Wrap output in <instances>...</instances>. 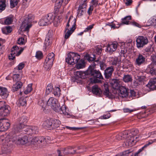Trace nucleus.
Here are the masks:
<instances>
[{
	"label": "nucleus",
	"instance_id": "obj_48",
	"mask_svg": "<svg viewBox=\"0 0 156 156\" xmlns=\"http://www.w3.org/2000/svg\"><path fill=\"white\" fill-rule=\"evenodd\" d=\"M54 54L53 53H51L48 54L47 58L45 60H48L53 62L54 59Z\"/></svg>",
	"mask_w": 156,
	"mask_h": 156
},
{
	"label": "nucleus",
	"instance_id": "obj_52",
	"mask_svg": "<svg viewBox=\"0 0 156 156\" xmlns=\"http://www.w3.org/2000/svg\"><path fill=\"white\" fill-rule=\"evenodd\" d=\"M18 2L17 0H11L10 2L11 8H12L14 7L17 5Z\"/></svg>",
	"mask_w": 156,
	"mask_h": 156
},
{
	"label": "nucleus",
	"instance_id": "obj_25",
	"mask_svg": "<svg viewBox=\"0 0 156 156\" xmlns=\"http://www.w3.org/2000/svg\"><path fill=\"white\" fill-rule=\"evenodd\" d=\"M9 93L7 89L5 87H0V96L4 99L7 98Z\"/></svg>",
	"mask_w": 156,
	"mask_h": 156
},
{
	"label": "nucleus",
	"instance_id": "obj_8",
	"mask_svg": "<svg viewBox=\"0 0 156 156\" xmlns=\"http://www.w3.org/2000/svg\"><path fill=\"white\" fill-rule=\"evenodd\" d=\"M47 21L50 24L53 23L55 26H56L57 24L60 23V21L55 16V14L53 13H50L48 14L45 16Z\"/></svg>",
	"mask_w": 156,
	"mask_h": 156
},
{
	"label": "nucleus",
	"instance_id": "obj_6",
	"mask_svg": "<svg viewBox=\"0 0 156 156\" xmlns=\"http://www.w3.org/2000/svg\"><path fill=\"white\" fill-rule=\"evenodd\" d=\"M10 107L6 105L5 102L0 101V115L6 116L10 113Z\"/></svg>",
	"mask_w": 156,
	"mask_h": 156
},
{
	"label": "nucleus",
	"instance_id": "obj_19",
	"mask_svg": "<svg viewBox=\"0 0 156 156\" xmlns=\"http://www.w3.org/2000/svg\"><path fill=\"white\" fill-rule=\"evenodd\" d=\"M137 139V137L131 136L130 138L129 137L127 139L126 142V145L128 147H131L134 145L135 143L137 142V140H135L134 138Z\"/></svg>",
	"mask_w": 156,
	"mask_h": 156
},
{
	"label": "nucleus",
	"instance_id": "obj_42",
	"mask_svg": "<svg viewBox=\"0 0 156 156\" xmlns=\"http://www.w3.org/2000/svg\"><path fill=\"white\" fill-rule=\"evenodd\" d=\"M16 73H14V71L13 72V81H16V82H19V81L20 80L21 78V75L20 74H16Z\"/></svg>",
	"mask_w": 156,
	"mask_h": 156
},
{
	"label": "nucleus",
	"instance_id": "obj_34",
	"mask_svg": "<svg viewBox=\"0 0 156 156\" xmlns=\"http://www.w3.org/2000/svg\"><path fill=\"white\" fill-rule=\"evenodd\" d=\"M76 65V67L77 69H82L85 67V64L83 60L81 59L79 62L78 61Z\"/></svg>",
	"mask_w": 156,
	"mask_h": 156
},
{
	"label": "nucleus",
	"instance_id": "obj_56",
	"mask_svg": "<svg viewBox=\"0 0 156 156\" xmlns=\"http://www.w3.org/2000/svg\"><path fill=\"white\" fill-rule=\"evenodd\" d=\"M138 133V130L137 129H133L130 132V134H131V135H133V136H135Z\"/></svg>",
	"mask_w": 156,
	"mask_h": 156
},
{
	"label": "nucleus",
	"instance_id": "obj_40",
	"mask_svg": "<svg viewBox=\"0 0 156 156\" xmlns=\"http://www.w3.org/2000/svg\"><path fill=\"white\" fill-rule=\"evenodd\" d=\"M123 80L125 82H131L132 80V77L130 75H125L123 77Z\"/></svg>",
	"mask_w": 156,
	"mask_h": 156
},
{
	"label": "nucleus",
	"instance_id": "obj_28",
	"mask_svg": "<svg viewBox=\"0 0 156 156\" xmlns=\"http://www.w3.org/2000/svg\"><path fill=\"white\" fill-rule=\"evenodd\" d=\"M119 81L117 79H112L110 81V84L114 89H116L118 87Z\"/></svg>",
	"mask_w": 156,
	"mask_h": 156
},
{
	"label": "nucleus",
	"instance_id": "obj_63",
	"mask_svg": "<svg viewBox=\"0 0 156 156\" xmlns=\"http://www.w3.org/2000/svg\"><path fill=\"white\" fill-rule=\"evenodd\" d=\"M100 62V61L98 59L95 60L92 63L91 66L94 68L96 66L99 65Z\"/></svg>",
	"mask_w": 156,
	"mask_h": 156
},
{
	"label": "nucleus",
	"instance_id": "obj_18",
	"mask_svg": "<svg viewBox=\"0 0 156 156\" xmlns=\"http://www.w3.org/2000/svg\"><path fill=\"white\" fill-rule=\"evenodd\" d=\"M19 49L18 47L16 45L12 47L11 50V53L9 56V59L12 60L15 58V56H17L16 54L18 52Z\"/></svg>",
	"mask_w": 156,
	"mask_h": 156
},
{
	"label": "nucleus",
	"instance_id": "obj_50",
	"mask_svg": "<svg viewBox=\"0 0 156 156\" xmlns=\"http://www.w3.org/2000/svg\"><path fill=\"white\" fill-rule=\"evenodd\" d=\"M24 66V64L23 63H20L18 65L17 67L14 69V73H17L19 70H21L23 69Z\"/></svg>",
	"mask_w": 156,
	"mask_h": 156
},
{
	"label": "nucleus",
	"instance_id": "obj_27",
	"mask_svg": "<svg viewBox=\"0 0 156 156\" xmlns=\"http://www.w3.org/2000/svg\"><path fill=\"white\" fill-rule=\"evenodd\" d=\"M51 38L47 35L45 39L44 43V47L45 48V49L48 48L49 46L51 44Z\"/></svg>",
	"mask_w": 156,
	"mask_h": 156
},
{
	"label": "nucleus",
	"instance_id": "obj_11",
	"mask_svg": "<svg viewBox=\"0 0 156 156\" xmlns=\"http://www.w3.org/2000/svg\"><path fill=\"white\" fill-rule=\"evenodd\" d=\"M24 131L25 133L27 134H36L38 132L39 129L37 126H26Z\"/></svg>",
	"mask_w": 156,
	"mask_h": 156
},
{
	"label": "nucleus",
	"instance_id": "obj_45",
	"mask_svg": "<svg viewBox=\"0 0 156 156\" xmlns=\"http://www.w3.org/2000/svg\"><path fill=\"white\" fill-rule=\"evenodd\" d=\"M53 86L51 84H49L46 87L45 93L46 94L48 95L51 92L53 89Z\"/></svg>",
	"mask_w": 156,
	"mask_h": 156
},
{
	"label": "nucleus",
	"instance_id": "obj_16",
	"mask_svg": "<svg viewBox=\"0 0 156 156\" xmlns=\"http://www.w3.org/2000/svg\"><path fill=\"white\" fill-rule=\"evenodd\" d=\"M16 138V144H22L24 145L29 142V140L28 137L27 136L19 137H15Z\"/></svg>",
	"mask_w": 156,
	"mask_h": 156
},
{
	"label": "nucleus",
	"instance_id": "obj_41",
	"mask_svg": "<svg viewBox=\"0 0 156 156\" xmlns=\"http://www.w3.org/2000/svg\"><path fill=\"white\" fill-rule=\"evenodd\" d=\"M45 17L41 19L39 22V24L40 26H45L49 24V23L47 21Z\"/></svg>",
	"mask_w": 156,
	"mask_h": 156
},
{
	"label": "nucleus",
	"instance_id": "obj_38",
	"mask_svg": "<svg viewBox=\"0 0 156 156\" xmlns=\"http://www.w3.org/2000/svg\"><path fill=\"white\" fill-rule=\"evenodd\" d=\"M135 78L140 83L143 81L145 78L144 76H141V74H138V72L136 73L135 76Z\"/></svg>",
	"mask_w": 156,
	"mask_h": 156
},
{
	"label": "nucleus",
	"instance_id": "obj_32",
	"mask_svg": "<svg viewBox=\"0 0 156 156\" xmlns=\"http://www.w3.org/2000/svg\"><path fill=\"white\" fill-rule=\"evenodd\" d=\"M69 0H57L56 3V5L58 4V8H60L61 5H65L68 3Z\"/></svg>",
	"mask_w": 156,
	"mask_h": 156
},
{
	"label": "nucleus",
	"instance_id": "obj_24",
	"mask_svg": "<svg viewBox=\"0 0 156 156\" xmlns=\"http://www.w3.org/2000/svg\"><path fill=\"white\" fill-rule=\"evenodd\" d=\"M52 119H48L45 120L42 124V126L44 128L51 130L52 129Z\"/></svg>",
	"mask_w": 156,
	"mask_h": 156
},
{
	"label": "nucleus",
	"instance_id": "obj_64",
	"mask_svg": "<svg viewBox=\"0 0 156 156\" xmlns=\"http://www.w3.org/2000/svg\"><path fill=\"white\" fill-rule=\"evenodd\" d=\"M151 25L154 24V23H156V16H153L151 21Z\"/></svg>",
	"mask_w": 156,
	"mask_h": 156
},
{
	"label": "nucleus",
	"instance_id": "obj_43",
	"mask_svg": "<svg viewBox=\"0 0 156 156\" xmlns=\"http://www.w3.org/2000/svg\"><path fill=\"white\" fill-rule=\"evenodd\" d=\"M6 6L5 0H0V12L5 10Z\"/></svg>",
	"mask_w": 156,
	"mask_h": 156
},
{
	"label": "nucleus",
	"instance_id": "obj_15",
	"mask_svg": "<svg viewBox=\"0 0 156 156\" xmlns=\"http://www.w3.org/2000/svg\"><path fill=\"white\" fill-rule=\"evenodd\" d=\"M118 44L116 42L109 43L107 48V51L110 54L112 53L117 48Z\"/></svg>",
	"mask_w": 156,
	"mask_h": 156
},
{
	"label": "nucleus",
	"instance_id": "obj_60",
	"mask_svg": "<svg viewBox=\"0 0 156 156\" xmlns=\"http://www.w3.org/2000/svg\"><path fill=\"white\" fill-rule=\"evenodd\" d=\"M42 57V53L41 51H37L36 53V57L38 59H41Z\"/></svg>",
	"mask_w": 156,
	"mask_h": 156
},
{
	"label": "nucleus",
	"instance_id": "obj_4",
	"mask_svg": "<svg viewBox=\"0 0 156 156\" xmlns=\"http://www.w3.org/2000/svg\"><path fill=\"white\" fill-rule=\"evenodd\" d=\"M33 16L30 14L26 17L24 21L22 22L20 27L21 31H28L29 28L31 27V22Z\"/></svg>",
	"mask_w": 156,
	"mask_h": 156
},
{
	"label": "nucleus",
	"instance_id": "obj_39",
	"mask_svg": "<svg viewBox=\"0 0 156 156\" xmlns=\"http://www.w3.org/2000/svg\"><path fill=\"white\" fill-rule=\"evenodd\" d=\"M131 19V16H127L122 19V23L120 24V25L122 24H128L129 20Z\"/></svg>",
	"mask_w": 156,
	"mask_h": 156
},
{
	"label": "nucleus",
	"instance_id": "obj_13",
	"mask_svg": "<svg viewBox=\"0 0 156 156\" xmlns=\"http://www.w3.org/2000/svg\"><path fill=\"white\" fill-rule=\"evenodd\" d=\"M76 22V19L74 17H73L72 16H70L66 27L65 31V32L67 30H68V28L70 25H71L72 26L71 28L75 29Z\"/></svg>",
	"mask_w": 156,
	"mask_h": 156
},
{
	"label": "nucleus",
	"instance_id": "obj_54",
	"mask_svg": "<svg viewBox=\"0 0 156 156\" xmlns=\"http://www.w3.org/2000/svg\"><path fill=\"white\" fill-rule=\"evenodd\" d=\"M13 21V19L11 17L6 18L4 21L5 24L9 25L12 23Z\"/></svg>",
	"mask_w": 156,
	"mask_h": 156
},
{
	"label": "nucleus",
	"instance_id": "obj_10",
	"mask_svg": "<svg viewBox=\"0 0 156 156\" xmlns=\"http://www.w3.org/2000/svg\"><path fill=\"white\" fill-rule=\"evenodd\" d=\"M74 147L72 146H69L65 148H62L61 150H58L57 152L58 156H64L62 154H61V151L62 152L64 155L71 154H75L76 153V151L73 150V152L70 151V150L73 149Z\"/></svg>",
	"mask_w": 156,
	"mask_h": 156
},
{
	"label": "nucleus",
	"instance_id": "obj_12",
	"mask_svg": "<svg viewBox=\"0 0 156 156\" xmlns=\"http://www.w3.org/2000/svg\"><path fill=\"white\" fill-rule=\"evenodd\" d=\"M10 124L9 121L6 119H0V129L1 131H5L9 127Z\"/></svg>",
	"mask_w": 156,
	"mask_h": 156
},
{
	"label": "nucleus",
	"instance_id": "obj_17",
	"mask_svg": "<svg viewBox=\"0 0 156 156\" xmlns=\"http://www.w3.org/2000/svg\"><path fill=\"white\" fill-rule=\"evenodd\" d=\"M26 126L23 125H21L18 123L17 125H14L12 129V132L15 133H20L26 129Z\"/></svg>",
	"mask_w": 156,
	"mask_h": 156
},
{
	"label": "nucleus",
	"instance_id": "obj_36",
	"mask_svg": "<svg viewBox=\"0 0 156 156\" xmlns=\"http://www.w3.org/2000/svg\"><path fill=\"white\" fill-rule=\"evenodd\" d=\"M23 83L21 82H17L16 83L13 85L12 90L14 91L17 90L19 89L22 86Z\"/></svg>",
	"mask_w": 156,
	"mask_h": 156
},
{
	"label": "nucleus",
	"instance_id": "obj_35",
	"mask_svg": "<svg viewBox=\"0 0 156 156\" xmlns=\"http://www.w3.org/2000/svg\"><path fill=\"white\" fill-rule=\"evenodd\" d=\"M147 70H149L150 73L151 75H156V69H154L153 65L152 63H151L148 66Z\"/></svg>",
	"mask_w": 156,
	"mask_h": 156
},
{
	"label": "nucleus",
	"instance_id": "obj_5",
	"mask_svg": "<svg viewBox=\"0 0 156 156\" xmlns=\"http://www.w3.org/2000/svg\"><path fill=\"white\" fill-rule=\"evenodd\" d=\"M48 139L43 136L34 137L31 140V143L37 145L39 147L44 146L48 142Z\"/></svg>",
	"mask_w": 156,
	"mask_h": 156
},
{
	"label": "nucleus",
	"instance_id": "obj_14",
	"mask_svg": "<svg viewBox=\"0 0 156 156\" xmlns=\"http://www.w3.org/2000/svg\"><path fill=\"white\" fill-rule=\"evenodd\" d=\"M55 112H58L60 114H62L66 115H70V112L67 108H66L65 105H62L60 107V105L58 107Z\"/></svg>",
	"mask_w": 156,
	"mask_h": 156
},
{
	"label": "nucleus",
	"instance_id": "obj_29",
	"mask_svg": "<svg viewBox=\"0 0 156 156\" xmlns=\"http://www.w3.org/2000/svg\"><path fill=\"white\" fill-rule=\"evenodd\" d=\"M92 92L94 94L100 95L102 91L97 85L94 86L92 87Z\"/></svg>",
	"mask_w": 156,
	"mask_h": 156
},
{
	"label": "nucleus",
	"instance_id": "obj_26",
	"mask_svg": "<svg viewBox=\"0 0 156 156\" xmlns=\"http://www.w3.org/2000/svg\"><path fill=\"white\" fill-rule=\"evenodd\" d=\"M28 120V117L25 115H23L19 118L17 120L18 123L21 125H23L24 126H27L25 124L27 122Z\"/></svg>",
	"mask_w": 156,
	"mask_h": 156
},
{
	"label": "nucleus",
	"instance_id": "obj_49",
	"mask_svg": "<svg viewBox=\"0 0 156 156\" xmlns=\"http://www.w3.org/2000/svg\"><path fill=\"white\" fill-rule=\"evenodd\" d=\"M87 0H78L80 4V7L82 8H86L87 5L86 2Z\"/></svg>",
	"mask_w": 156,
	"mask_h": 156
},
{
	"label": "nucleus",
	"instance_id": "obj_22",
	"mask_svg": "<svg viewBox=\"0 0 156 156\" xmlns=\"http://www.w3.org/2000/svg\"><path fill=\"white\" fill-rule=\"evenodd\" d=\"M120 92L119 95L120 97L122 98L126 97L128 96V89L123 86H121L120 88Z\"/></svg>",
	"mask_w": 156,
	"mask_h": 156
},
{
	"label": "nucleus",
	"instance_id": "obj_7",
	"mask_svg": "<svg viewBox=\"0 0 156 156\" xmlns=\"http://www.w3.org/2000/svg\"><path fill=\"white\" fill-rule=\"evenodd\" d=\"M136 45L138 48H142L148 42L147 37L146 36H140L136 39Z\"/></svg>",
	"mask_w": 156,
	"mask_h": 156
},
{
	"label": "nucleus",
	"instance_id": "obj_53",
	"mask_svg": "<svg viewBox=\"0 0 156 156\" xmlns=\"http://www.w3.org/2000/svg\"><path fill=\"white\" fill-rule=\"evenodd\" d=\"M125 44L124 45H122L121 48V50L120 51V53L121 54H123V55H125L127 52V48L125 47Z\"/></svg>",
	"mask_w": 156,
	"mask_h": 156
},
{
	"label": "nucleus",
	"instance_id": "obj_2",
	"mask_svg": "<svg viewBox=\"0 0 156 156\" xmlns=\"http://www.w3.org/2000/svg\"><path fill=\"white\" fill-rule=\"evenodd\" d=\"M16 138L15 136L12 138L7 139L5 140V143L3 145V150L5 153H10L14 144H16Z\"/></svg>",
	"mask_w": 156,
	"mask_h": 156
},
{
	"label": "nucleus",
	"instance_id": "obj_62",
	"mask_svg": "<svg viewBox=\"0 0 156 156\" xmlns=\"http://www.w3.org/2000/svg\"><path fill=\"white\" fill-rule=\"evenodd\" d=\"M24 42V39L22 37L19 38L18 40V43L20 45L23 44Z\"/></svg>",
	"mask_w": 156,
	"mask_h": 156
},
{
	"label": "nucleus",
	"instance_id": "obj_21",
	"mask_svg": "<svg viewBox=\"0 0 156 156\" xmlns=\"http://www.w3.org/2000/svg\"><path fill=\"white\" fill-rule=\"evenodd\" d=\"M114 71L113 67L111 66L107 68L105 70V77L107 79L109 78L112 76Z\"/></svg>",
	"mask_w": 156,
	"mask_h": 156
},
{
	"label": "nucleus",
	"instance_id": "obj_1",
	"mask_svg": "<svg viewBox=\"0 0 156 156\" xmlns=\"http://www.w3.org/2000/svg\"><path fill=\"white\" fill-rule=\"evenodd\" d=\"M76 74L78 77L82 79L85 78L86 76L91 75L93 76V77L90 78V82L93 83H99L100 80L98 79H103V77L101 73L99 71L94 69H88L86 71H77Z\"/></svg>",
	"mask_w": 156,
	"mask_h": 156
},
{
	"label": "nucleus",
	"instance_id": "obj_30",
	"mask_svg": "<svg viewBox=\"0 0 156 156\" xmlns=\"http://www.w3.org/2000/svg\"><path fill=\"white\" fill-rule=\"evenodd\" d=\"M52 129L58 128L59 126L61 124L59 120L56 119L53 120L52 119Z\"/></svg>",
	"mask_w": 156,
	"mask_h": 156
},
{
	"label": "nucleus",
	"instance_id": "obj_61",
	"mask_svg": "<svg viewBox=\"0 0 156 156\" xmlns=\"http://www.w3.org/2000/svg\"><path fill=\"white\" fill-rule=\"evenodd\" d=\"M66 127L67 129L72 130H76L80 129H82V128H79V127H70L68 126H66Z\"/></svg>",
	"mask_w": 156,
	"mask_h": 156
},
{
	"label": "nucleus",
	"instance_id": "obj_9",
	"mask_svg": "<svg viewBox=\"0 0 156 156\" xmlns=\"http://www.w3.org/2000/svg\"><path fill=\"white\" fill-rule=\"evenodd\" d=\"M47 105L55 111L60 104L56 99L53 97H50L47 101Z\"/></svg>",
	"mask_w": 156,
	"mask_h": 156
},
{
	"label": "nucleus",
	"instance_id": "obj_23",
	"mask_svg": "<svg viewBox=\"0 0 156 156\" xmlns=\"http://www.w3.org/2000/svg\"><path fill=\"white\" fill-rule=\"evenodd\" d=\"M145 57L140 54H139L137 58H136L135 63L136 65L139 66L143 64L145 62Z\"/></svg>",
	"mask_w": 156,
	"mask_h": 156
},
{
	"label": "nucleus",
	"instance_id": "obj_59",
	"mask_svg": "<svg viewBox=\"0 0 156 156\" xmlns=\"http://www.w3.org/2000/svg\"><path fill=\"white\" fill-rule=\"evenodd\" d=\"M151 58L152 59V62L153 65H156V56L155 55H153L151 56Z\"/></svg>",
	"mask_w": 156,
	"mask_h": 156
},
{
	"label": "nucleus",
	"instance_id": "obj_31",
	"mask_svg": "<svg viewBox=\"0 0 156 156\" xmlns=\"http://www.w3.org/2000/svg\"><path fill=\"white\" fill-rule=\"evenodd\" d=\"M103 94L108 97L109 95V91L108 89V85L107 84L105 83L102 86Z\"/></svg>",
	"mask_w": 156,
	"mask_h": 156
},
{
	"label": "nucleus",
	"instance_id": "obj_51",
	"mask_svg": "<svg viewBox=\"0 0 156 156\" xmlns=\"http://www.w3.org/2000/svg\"><path fill=\"white\" fill-rule=\"evenodd\" d=\"M32 84H31L28 85L26 90L24 91V93L25 94H27L32 91Z\"/></svg>",
	"mask_w": 156,
	"mask_h": 156
},
{
	"label": "nucleus",
	"instance_id": "obj_46",
	"mask_svg": "<svg viewBox=\"0 0 156 156\" xmlns=\"http://www.w3.org/2000/svg\"><path fill=\"white\" fill-rule=\"evenodd\" d=\"M75 29H74L70 28V30H69L68 28V30H68V31L66 33L65 35V38L66 39H68L73 32Z\"/></svg>",
	"mask_w": 156,
	"mask_h": 156
},
{
	"label": "nucleus",
	"instance_id": "obj_44",
	"mask_svg": "<svg viewBox=\"0 0 156 156\" xmlns=\"http://www.w3.org/2000/svg\"><path fill=\"white\" fill-rule=\"evenodd\" d=\"M60 90L59 87H55L53 88V93L55 96H59L60 94Z\"/></svg>",
	"mask_w": 156,
	"mask_h": 156
},
{
	"label": "nucleus",
	"instance_id": "obj_55",
	"mask_svg": "<svg viewBox=\"0 0 156 156\" xmlns=\"http://www.w3.org/2000/svg\"><path fill=\"white\" fill-rule=\"evenodd\" d=\"M85 58L88 61H92L95 59V57L94 55H93V57H90L89 55H86Z\"/></svg>",
	"mask_w": 156,
	"mask_h": 156
},
{
	"label": "nucleus",
	"instance_id": "obj_3",
	"mask_svg": "<svg viewBox=\"0 0 156 156\" xmlns=\"http://www.w3.org/2000/svg\"><path fill=\"white\" fill-rule=\"evenodd\" d=\"M80 58V56L77 53L70 52L68 54L66 61L69 64L73 65L76 63Z\"/></svg>",
	"mask_w": 156,
	"mask_h": 156
},
{
	"label": "nucleus",
	"instance_id": "obj_33",
	"mask_svg": "<svg viewBox=\"0 0 156 156\" xmlns=\"http://www.w3.org/2000/svg\"><path fill=\"white\" fill-rule=\"evenodd\" d=\"M17 104L19 106H25L27 104L26 98L24 97L20 98L17 101Z\"/></svg>",
	"mask_w": 156,
	"mask_h": 156
},
{
	"label": "nucleus",
	"instance_id": "obj_37",
	"mask_svg": "<svg viewBox=\"0 0 156 156\" xmlns=\"http://www.w3.org/2000/svg\"><path fill=\"white\" fill-rule=\"evenodd\" d=\"M53 62L45 60L44 64V67L47 70H49L52 67Z\"/></svg>",
	"mask_w": 156,
	"mask_h": 156
},
{
	"label": "nucleus",
	"instance_id": "obj_47",
	"mask_svg": "<svg viewBox=\"0 0 156 156\" xmlns=\"http://www.w3.org/2000/svg\"><path fill=\"white\" fill-rule=\"evenodd\" d=\"M130 131L125 130L120 133L122 134L124 139H127L129 136H131L130 135Z\"/></svg>",
	"mask_w": 156,
	"mask_h": 156
},
{
	"label": "nucleus",
	"instance_id": "obj_20",
	"mask_svg": "<svg viewBox=\"0 0 156 156\" xmlns=\"http://www.w3.org/2000/svg\"><path fill=\"white\" fill-rule=\"evenodd\" d=\"M146 86L150 90H153L156 89V77L151 78Z\"/></svg>",
	"mask_w": 156,
	"mask_h": 156
},
{
	"label": "nucleus",
	"instance_id": "obj_57",
	"mask_svg": "<svg viewBox=\"0 0 156 156\" xmlns=\"http://www.w3.org/2000/svg\"><path fill=\"white\" fill-rule=\"evenodd\" d=\"M99 65L101 70H104L106 67V64L102 61H100Z\"/></svg>",
	"mask_w": 156,
	"mask_h": 156
},
{
	"label": "nucleus",
	"instance_id": "obj_58",
	"mask_svg": "<svg viewBox=\"0 0 156 156\" xmlns=\"http://www.w3.org/2000/svg\"><path fill=\"white\" fill-rule=\"evenodd\" d=\"M94 25V24H93L87 26V27L85 29L84 32H87L89 31H90L93 28Z\"/></svg>",
	"mask_w": 156,
	"mask_h": 156
}]
</instances>
